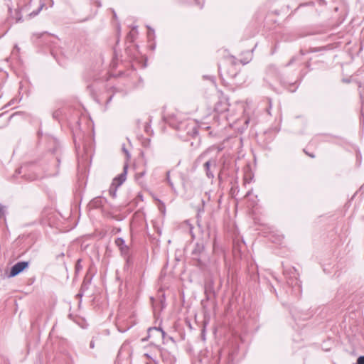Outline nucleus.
I'll use <instances>...</instances> for the list:
<instances>
[{
  "mask_svg": "<svg viewBox=\"0 0 364 364\" xmlns=\"http://www.w3.org/2000/svg\"><path fill=\"white\" fill-rule=\"evenodd\" d=\"M357 364H364V355L360 356L357 360Z\"/></svg>",
  "mask_w": 364,
  "mask_h": 364,
  "instance_id": "obj_7",
  "label": "nucleus"
},
{
  "mask_svg": "<svg viewBox=\"0 0 364 364\" xmlns=\"http://www.w3.org/2000/svg\"><path fill=\"white\" fill-rule=\"evenodd\" d=\"M204 250V245L203 244H197L194 250H193V255H198L203 252Z\"/></svg>",
  "mask_w": 364,
  "mask_h": 364,
  "instance_id": "obj_5",
  "label": "nucleus"
},
{
  "mask_svg": "<svg viewBox=\"0 0 364 364\" xmlns=\"http://www.w3.org/2000/svg\"><path fill=\"white\" fill-rule=\"evenodd\" d=\"M90 347H91V348H94V343H93V342H92V341L90 343Z\"/></svg>",
  "mask_w": 364,
  "mask_h": 364,
  "instance_id": "obj_10",
  "label": "nucleus"
},
{
  "mask_svg": "<svg viewBox=\"0 0 364 364\" xmlns=\"http://www.w3.org/2000/svg\"><path fill=\"white\" fill-rule=\"evenodd\" d=\"M38 11L35 12V13H34V12H33V13H31V15H37V14H38Z\"/></svg>",
  "mask_w": 364,
  "mask_h": 364,
  "instance_id": "obj_9",
  "label": "nucleus"
},
{
  "mask_svg": "<svg viewBox=\"0 0 364 364\" xmlns=\"http://www.w3.org/2000/svg\"><path fill=\"white\" fill-rule=\"evenodd\" d=\"M167 180H168V183H169L170 186H173V184H172V183L169 181L168 176H167Z\"/></svg>",
  "mask_w": 364,
  "mask_h": 364,
  "instance_id": "obj_8",
  "label": "nucleus"
},
{
  "mask_svg": "<svg viewBox=\"0 0 364 364\" xmlns=\"http://www.w3.org/2000/svg\"><path fill=\"white\" fill-rule=\"evenodd\" d=\"M126 174H127V167H124V173L120 174L119 176L116 177L112 183V186H115L116 188L121 186L122 183L126 179Z\"/></svg>",
  "mask_w": 364,
  "mask_h": 364,
  "instance_id": "obj_2",
  "label": "nucleus"
},
{
  "mask_svg": "<svg viewBox=\"0 0 364 364\" xmlns=\"http://www.w3.org/2000/svg\"><path fill=\"white\" fill-rule=\"evenodd\" d=\"M115 244L119 247L122 254L126 255L128 252V247L125 245L124 240L122 238H117Z\"/></svg>",
  "mask_w": 364,
  "mask_h": 364,
  "instance_id": "obj_3",
  "label": "nucleus"
},
{
  "mask_svg": "<svg viewBox=\"0 0 364 364\" xmlns=\"http://www.w3.org/2000/svg\"><path fill=\"white\" fill-rule=\"evenodd\" d=\"M28 267V262H18L15 264L11 269L10 273L9 274V277H14L21 272H23L26 268Z\"/></svg>",
  "mask_w": 364,
  "mask_h": 364,
  "instance_id": "obj_1",
  "label": "nucleus"
},
{
  "mask_svg": "<svg viewBox=\"0 0 364 364\" xmlns=\"http://www.w3.org/2000/svg\"><path fill=\"white\" fill-rule=\"evenodd\" d=\"M148 333L149 338L152 336H156L158 338H162L164 335V332L159 328H150Z\"/></svg>",
  "mask_w": 364,
  "mask_h": 364,
  "instance_id": "obj_4",
  "label": "nucleus"
},
{
  "mask_svg": "<svg viewBox=\"0 0 364 364\" xmlns=\"http://www.w3.org/2000/svg\"><path fill=\"white\" fill-rule=\"evenodd\" d=\"M1 214H2V208H1V207L0 206V216L1 215Z\"/></svg>",
  "mask_w": 364,
  "mask_h": 364,
  "instance_id": "obj_11",
  "label": "nucleus"
},
{
  "mask_svg": "<svg viewBox=\"0 0 364 364\" xmlns=\"http://www.w3.org/2000/svg\"><path fill=\"white\" fill-rule=\"evenodd\" d=\"M140 176H143V173H141L140 174H139Z\"/></svg>",
  "mask_w": 364,
  "mask_h": 364,
  "instance_id": "obj_12",
  "label": "nucleus"
},
{
  "mask_svg": "<svg viewBox=\"0 0 364 364\" xmlns=\"http://www.w3.org/2000/svg\"><path fill=\"white\" fill-rule=\"evenodd\" d=\"M210 161H207L205 164H204V168L205 169V171H206V175L208 178H213V173H211L210 171Z\"/></svg>",
  "mask_w": 364,
  "mask_h": 364,
  "instance_id": "obj_6",
  "label": "nucleus"
}]
</instances>
